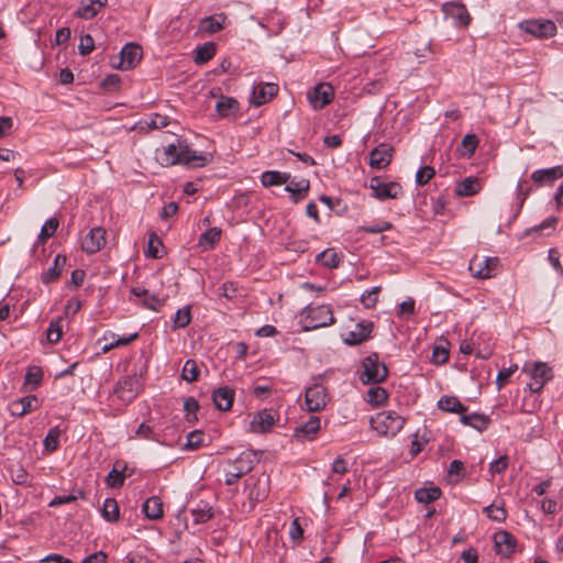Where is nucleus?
Segmentation results:
<instances>
[{
    "label": "nucleus",
    "instance_id": "nucleus-17",
    "mask_svg": "<svg viewBox=\"0 0 563 563\" xmlns=\"http://www.w3.org/2000/svg\"><path fill=\"white\" fill-rule=\"evenodd\" d=\"M393 152L394 148L390 145L379 144L369 154V165L377 169L387 167L391 162Z\"/></svg>",
    "mask_w": 563,
    "mask_h": 563
},
{
    "label": "nucleus",
    "instance_id": "nucleus-60",
    "mask_svg": "<svg viewBox=\"0 0 563 563\" xmlns=\"http://www.w3.org/2000/svg\"><path fill=\"white\" fill-rule=\"evenodd\" d=\"M518 366L512 365L508 368H504L499 371L497 377H496V384L498 389L503 388L509 380L510 376L517 371Z\"/></svg>",
    "mask_w": 563,
    "mask_h": 563
},
{
    "label": "nucleus",
    "instance_id": "nucleus-9",
    "mask_svg": "<svg viewBox=\"0 0 563 563\" xmlns=\"http://www.w3.org/2000/svg\"><path fill=\"white\" fill-rule=\"evenodd\" d=\"M442 11L455 27H466L471 22V15L463 3L446 2L442 5Z\"/></svg>",
    "mask_w": 563,
    "mask_h": 563
},
{
    "label": "nucleus",
    "instance_id": "nucleus-46",
    "mask_svg": "<svg viewBox=\"0 0 563 563\" xmlns=\"http://www.w3.org/2000/svg\"><path fill=\"white\" fill-rule=\"evenodd\" d=\"M59 437H60V430L58 427H54V428L49 429L44 441H43L44 449L47 452H54L55 450H57L58 444H59Z\"/></svg>",
    "mask_w": 563,
    "mask_h": 563
},
{
    "label": "nucleus",
    "instance_id": "nucleus-21",
    "mask_svg": "<svg viewBox=\"0 0 563 563\" xmlns=\"http://www.w3.org/2000/svg\"><path fill=\"white\" fill-rule=\"evenodd\" d=\"M108 0H81L75 15L85 20L95 18L106 5Z\"/></svg>",
    "mask_w": 563,
    "mask_h": 563
},
{
    "label": "nucleus",
    "instance_id": "nucleus-55",
    "mask_svg": "<svg viewBox=\"0 0 563 563\" xmlns=\"http://www.w3.org/2000/svg\"><path fill=\"white\" fill-rule=\"evenodd\" d=\"M164 303H165V299L159 298L158 296H156L154 294H150V292L142 300L143 307L154 310V311L158 310Z\"/></svg>",
    "mask_w": 563,
    "mask_h": 563
},
{
    "label": "nucleus",
    "instance_id": "nucleus-25",
    "mask_svg": "<svg viewBox=\"0 0 563 563\" xmlns=\"http://www.w3.org/2000/svg\"><path fill=\"white\" fill-rule=\"evenodd\" d=\"M310 188V181L306 178H302L300 180H288L285 190L289 194H291V201L294 203H298L300 200H302Z\"/></svg>",
    "mask_w": 563,
    "mask_h": 563
},
{
    "label": "nucleus",
    "instance_id": "nucleus-5",
    "mask_svg": "<svg viewBox=\"0 0 563 563\" xmlns=\"http://www.w3.org/2000/svg\"><path fill=\"white\" fill-rule=\"evenodd\" d=\"M330 400L328 389L321 383L316 382L306 389L305 401L309 412L323 410Z\"/></svg>",
    "mask_w": 563,
    "mask_h": 563
},
{
    "label": "nucleus",
    "instance_id": "nucleus-51",
    "mask_svg": "<svg viewBox=\"0 0 563 563\" xmlns=\"http://www.w3.org/2000/svg\"><path fill=\"white\" fill-rule=\"evenodd\" d=\"M478 141L475 134H466L461 143L462 148L464 150L462 155L466 157H471L476 147H477Z\"/></svg>",
    "mask_w": 563,
    "mask_h": 563
},
{
    "label": "nucleus",
    "instance_id": "nucleus-41",
    "mask_svg": "<svg viewBox=\"0 0 563 563\" xmlns=\"http://www.w3.org/2000/svg\"><path fill=\"white\" fill-rule=\"evenodd\" d=\"M191 321L190 307L186 306L178 309L173 317V329H183L187 327Z\"/></svg>",
    "mask_w": 563,
    "mask_h": 563
},
{
    "label": "nucleus",
    "instance_id": "nucleus-45",
    "mask_svg": "<svg viewBox=\"0 0 563 563\" xmlns=\"http://www.w3.org/2000/svg\"><path fill=\"white\" fill-rule=\"evenodd\" d=\"M199 367L196 361L187 360L184 364L181 376L186 382L192 383L199 378Z\"/></svg>",
    "mask_w": 563,
    "mask_h": 563
},
{
    "label": "nucleus",
    "instance_id": "nucleus-62",
    "mask_svg": "<svg viewBox=\"0 0 563 563\" xmlns=\"http://www.w3.org/2000/svg\"><path fill=\"white\" fill-rule=\"evenodd\" d=\"M507 466H508V457H507V455H503L489 464V471L493 475L500 474L507 468Z\"/></svg>",
    "mask_w": 563,
    "mask_h": 563
},
{
    "label": "nucleus",
    "instance_id": "nucleus-28",
    "mask_svg": "<svg viewBox=\"0 0 563 563\" xmlns=\"http://www.w3.org/2000/svg\"><path fill=\"white\" fill-rule=\"evenodd\" d=\"M482 188L478 178L470 176L461 180L455 188V192L460 197H472L476 195Z\"/></svg>",
    "mask_w": 563,
    "mask_h": 563
},
{
    "label": "nucleus",
    "instance_id": "nucleus-18",
    "mask_svg": "<svg viewBox=\"0 0 563 563\" xmlns=\"http://www.w3.org/2000/svg\"><path fill=\"white\" fill-rule=\"evenodd\" d=\"M373 323L369 321L358 322L354 330L349 331L344 336L347 345H357L371 336Z\"/></svg>",
    "mask_w": 563,
    "mask_h": 563
},
{
    "label": "nucleus",
    "instance_id": "nucleus-59",
    "mask_svg": "<svg viewBox=\"0 0 563 563\" xmlns=\"http://www.w3.org/2000/svg\"><path fill=\"white\" fill-rule=\"evenodd\" d=\"M162 245L161 240L157 238L155 233H152L147 243V255L153 258L161 257L159 255V246Z\"/></svg>",
    "mask_w": 563,
    "mask_h": 563
},
{
    "label": "nucleus",
    "instance_id": "nucleus-10",
    "mask_svg": "<svg viewBox=\"0 0 563 563\" xmlns=\"http://www.w3.org/2000/svg\"><path fill=\"white\" fill-rule=\"evenodd\" d=\"M497 264L498 260L496 257L474 256L470 261L468 269L475 278L485 279L492 277V273Z\"/></svg>",
    "mask_w": 563,
    "mask_h": 563
},
{
    "label": "nucleus",
    "instance_id": "nucleus-23",
    "mask_svg": "<svg viewBox=\"0 0 563 563\" xmlns=\"http://www.w3.org/2000/svg\"><path fill=\"white\" fill-rule=\"evenodd\" d=\"M229 465V470H233L242 477L253 470L255 465V456L251 452H243L234 461H230Z\"/></svg>",
    "mask_w": 563,
    "mask_h": 563
},
{
    "label": "nucleus",
    "instance_id": "nucleus-49",
    "mask_svg": "<svg viewBox=\"0 0 563 563\" xmlns=\"http://www.w3.org/2000/svg\"><path fill=\"white\" fill-rule=\"evenodd\" d=\"M124 470L118 471L115 467L112 468V471L108 474L106 482L109 487L111 488H118L121 487L124 484L125 474Z\"/></svg>",
    "mask_w": 563,
    "mask_h": 563
},
{
    "label": "nucleus",
    "instance_id": "nucleus-19",
    "mask_svg": "<svg viewBox=\"0 0 563 563\" xmlns=\"http://www.w3.org/2000/svg\"><path fill=\"white\" fill-rule=\"evenodd\" d=\"M563 177V165L551 168L537 169L532 173V180L539 186L552 185L555 180Z\"/></svg>",
    "mask_w": 563,
    "mask_h": 563
},
{
    "label": "nucleus",
    "instance_id": "nucleus-54",
    "mask_svg": "<svg viewBox=\"0 0 563 563\" xmlns=\"http://www.w3.org/2000/svg\"><path fill=\"white\" fill-rule=\"evenodd\" d=\"M435 175L434 168L431 166H422L417 170L416 183L420 186L426 185Z\"/></svg>",
    "mask_w": 563,
    "mask_h": 563
},
{
    "label": "nucleus",
    "instance_id": "nucleus-24",
    "mask_svg": "<svg viewBox=\"0 0 563 563\" xmlns=\"http://www.w3.org/2000/svg\"><path fill=\"white\" fill-rule=\"evenodd\" d=\"M212 400L219 410H230L234 400V390L228 386L219 387L213 391Z\"/></svg>",
    "mask_w": 563,
    "mask_h": 563
},
{
    "label": "nucleus",
    "instance_id": "nucleus-14",
    "mask_svg": "<svg viewBox=\"0 0 563 563\" xmlns=\"http://www.w3.org/2000/svg\"><path fill=\"white\" fill-rule=\"evenodd\" d=\"M334 91L330 84H319L308 95V98L314 109H322L332 101Z\"/></svg>",
    "mask_w": 563,
    "mask_h": 563
},
{
    "label": "nucleus",
    "instance_id": "nucleus-3",
    "mask_svg": "<svg viewBox=\"0 0 563 563\" xmlns=\"http://www.w3.org/2000/svg\"><path fill=\"white\" fill-rule=\"evenodd\" d=\"M388 369L384 363H380L378 355L372 353L362 362V372L360 379L363 384H378L386 379Z\"/></svg>",
    "mask_w": 563,
    "mask_h": 563
},
{
    "label": "nucleus",
    "instance_id": "nucleus-39",
    "mask_svg": "<svg viewBox=\"0 0 563 563\" xmlns=\"http://www.w3.org/2000/svg\"><path fill=\"white\" fill-rule=\"evenodd\" d=\"M101 515L104 520L109 522H114L120 517L119 506L115 499L107 498L103 501Z\"/></svg>",
    "mask_w": 563,
    "mask_h": 563
},
{
    "label": "nucleus",
    "instance_id": "nucleus-7",
    "mask_svg": "<svg viewBox=\"0 0 563 563\" xmlns=\"http://www.w3.org/2000/svg\"><path fill=\"white\" fill-rule=\"evenodd\" d=\"M519 27L536 38H549L556 34V25L551 20H526L519 23Z\"/></svg>",
    "mask_w": 563,
    "mask_h": 563
},
{
    "label": "nucleus",
    "instance_id": "nucleus-11",
    "mask_svg": "<svg viewBox=\"0 0 563 563\" xmlns=\"http://www.w3.org/2000/svg\"><path fill=\"white\" fill-rule=\"evenodd\" d=\"M106 244V230L101 227L92 228L84 238L81 249L87 254L99 252Z\"/></svg>",
    "mask_w": 563,
    "mask_h": 563
},
{
    "label": "nucleus",
    "instance_id": "nucleus-50",
    "mask_svg": "<svg viewBox=\"0 0 563 563\" xmlns=\"http://www.w3.org/2000/svg\"><path fill=\"white\" fill-rule=\"evenodd\" d=\"M380 291V286H375L366 291H364L361 296V302L365 308H373L377 303V295Z\"/></svg>",
    "mask_w": 563,
    "mask_h": 563
},
{
    "label": "nucleus",
    "instance_id": "nucleus-47",
    "mask_svg": "<svg viewBox=\"0 0 563 563\" xmlns=\"http://www.w3.org/2000/svg\"><path fill=\"white\" fill-rule=\"evenodd\" d=\"M62 318L52 320L46 331V338L49 343H57L62 338Z\"/></svg>",
    "mask_w": 563,
    "mask_h": 563
},
{
    "label": "nucleus",
    "instance_id": "nucleus-37",
    "mask_svg": "<svg viewBox=\"0 0 563 563\" xmlns=\"http://www.w3.org/2000/svg\"><path fill=\"white\" fill-rule=\"evenodd\" d=\"M66 263V257L63 256V255H56L55 260H54V263H53V266L49 267L47 271H45L43 274H42V282L44 284H49L54 280H56L60 273H62V267L65 265Z\"/></svg>",
    "mask_w": 563,
    "mask_h": 563
},
{
    "label": "nucleus",
    "instance_id": "nucleus-15",
    "mask_svg": "<svg viewBox=\"0 0 563 563\" xmlns=\"http://www.w3.org/2000/svg\"><path fill=\"white\" fill-rule=\"evenodd\" d=\"M277 92V85L269 82H260L258 85L253 87L250 102L255 107L263 106L266 102H268Z\"/></svg>",
    "mask_w": 563,
    "mask_h": 563
},
{
    "label": "nucleus",
    "instance_id": "nucleus-2",
    "mask_svg": "<svg viewBox=\"0 0 563 563\" xmlns=\"http://www.w3.org/2000/svg\"><path fill=\"white\" fill-rule=\"evenodd\" d=\"M405 419L396 411H383L371 419L372 428L379 434L395 437L404 427Z\"/></svg>",
    "mask_w": 563,
    "mask_h": 563
},
{
    "label": "nucleus",
    "instance_id": "nucleus-8",
    "mask_svg": "<svg viewBox=\"0 0 563 563\" xmlns=\"http://www.w3.org/2000/svg\"><path fill=\"white\" fill-rule=\"evenodd\" d=\"M118 58V63H115L114 59L112 60L113 68L121 70L132 69L142 58V48L140 45L133 43L125 44Z\"/></svg>",
    "mask_w": 563,
    "mask_h": 563
},
{
    "label": "nucleus",
    "instance_id": "nucleus-53",
    "mask_svg": "<svg viewBox=\"0 0 563 563\" xmlns=\"http://www.w3.org/2000/svg\"><path fill=\"white\" fill-rule=\"evenodd\" d=\"M42 371L38 367H31L27 369L25 377H24V384L31 385L32 389H35L40 383L42 382Z\"/></svg>",
    "mask_w": 563,
    "mask_h": 563
},
{
    "label": "nucleus",
    "instance_id": "nucleus-42",
    "mask_svg": "<svg viewBox=\"0 0 563 563\" xmlns=\"http://www.w3.org/2000/svg\"><path fill=\"white\" fill-rule=\"evenodd\" d=\"M388 398V394L385 388L375 386L367 390L366 400L373 406L383 405Z\"/></svg>",
    "mask_w": 563,
    "mask_h": 563
},
{
    "label": "nucleus",
    "instance_id": "nucleus-4",
    "mask_svg": "<svg viewBox=\"0 0 563 563\" xmlns=\"http://www.w3.org/2000/svg\"><path fill=\"white\" fill-rule=\"evenodd\" d=\"M308 313L303 320V329L306 331L331 325L335 322L330 306L321 305L314 308H307Z\"/></svg>",
    "mask_w": 563,
    "mask_h": 563
},
{
    "label": "nucleus",
    "instance_id": "nucleus-44",
    "mask_svg": "<svg viewBox=\"0 0 563 563\" xmlns=\"http://www.w3.org/2000/svg\"><path fill=\"white\" fill-rule=\"evenodd\" d=\"M483 512L486 514V516L496 522H503L507 518V511L505 510L504 506H499L496 504L488 505L484 507Z\"/></svg>",
    "mask_w": 563,
    "mask_h": 563
},
{
    "label": "nucleus",
    "instance_id": "nucleus-35",
    "mask_svg": "<svg viewBox=\"0 0 563 563\" xmlns=\"http://www.w3.org/2000/svg\"><path fill=\"white\" fill-rule=\"evenodd\" d=\"M290 179V175L277 170L264 172L261 176V183L264 187L279 186L287 184Z\"/></svg>",
    "mask_w": 563,
    "mask_h": 563
},
{
    "label": "nucleus",
    "instance_id": "nucleus-13",
    "mask_svg": "<svg viewBox=\"0 0 563 563\" xmlns=\"http://www.w3.org/2000/svg\"><path fill=\"white\" fill-rule=\"evenodd\" d=\"M320 428V418L312 416L306 422L296 427L294 438L299 442L312 441L316 439Z\"/></svg>",
    "mask_w": 563,
    "mask_h": 563
},
{
    "label": "nucleus",
    "instance_id": "nucleus-43",
    "mask_svg": "<svg viewBox=\"0 0 563 563\" xmlns=\"http://www.w3.org/2000/svg\"><path fill=\"white\" fill-rule=\"evenodd\" d=\"M316 261L328 268H335L340 264V257L331 250H325L319 253Z\"/></svg>",
    "mask_w": 563,
    "mask_h": 563
},
{
    "label": "nucleus",
    "instance_id": "nucleus-31",
    "mask_svg": "<svg viewBox=\"0 0 563 563\" xmlns=\"http://www.w3.org/2000/svg\"><path fill=\"white\" fill-rule=\"evenodd\" d=\"M36 401L35 396H26L10 402L9 410L11 415L22 417L33 410V405Z\"/></svg>",
    "mask_w": 563,
    "mask_h": 563
},
{
    "label": "nucleus",
    "instance_id": "nucleus-12",
    "mask_svg": "<svg viewBox=\"0 0 563 563\" xmlns=\"http://www.w3.org/2000/svg\"><path fill=\"white\" fill-rule=\"evenodd\" d=\"M247 489L251 506L254 507L256 503L264 500L268 495V477L265 475L256 479L251 477L247 481Z\"/></svg>",
    "mask_w": 563,
    "mask_h": 563
},
{
    "label": "nucleus",
    "instance_id": "nucleus-38",
    "mask_svg": "<svg viewBox=\"0 0 563 563\" xmlns=\"http://www.w3.org/2000/svg\"><path fill=\"white\" fill-rule=\"evenodd\" d=\"M216 54V44L213 42H207L201 46H198L195 55V63L197 65H203L209 62Z\"/></svg>",
    "mask_w": 563,
    "mask_h": 563
},
{
    "label": "nucleus",
    "instance_id": "nucleus-36",
    "mask_svg": "<svg viewBox=\"0 0 563 563\" xmlns=\"http://www.w3.org/2000/svg\"><path fill=\"white\" fill-rule=\"evenodd\" d=\"M221 229L220 228H211L205 231L200 234L198 240V245L202 247L205 251L211 250L214 247V244L220 240L221 238Z\"/></svg>",
    "mask_w": 563,
    "mask_h": 563
},
{
    "label": "nucleus",
    "instance_id": "nucleus-52",
    "mask_svg": "<svg viewBox=\"0 0 563 563\" xmlns=\"http://www.w3.org/2000/svg\"><path fill=\"white\" fill-rule=\"evenodd\" d=\"M203 444V433L199 430H194L188 433L187 442L184 445L186 450H196Z\"/></svg>",
    "mask_w": 563,
    "mask_h": 563
},
{
    "label": "nucleus",
    "instance_id": "nucleus-26",
    "mask_svg": "<svg viewBox=\"0 0 563 563\" xmlns=\"http://www.w3.org/2000/svg\"><path fill=\"white\" fill-rule=\"evenodd\" d=\"M460 421L462 424L468 426V427L482 432L488 428V426L490 423V418L483 413L472 412L468 415H462L460 417Z\"/></svg>",
    "mask_w": 563,
    "mask_h": 563
},
{
    "label": "nucleus",
    "instance_id": "nucleus-33",
    "mask_svg": "<svg viewBox=\"0 0 563 563\" xmlns=\"http://www.w3.org/2000/svg\"><path fill=\"white\" fill-rule=\"evenodd\" d=\"M142 510L146 518L151 520H157L163 517V503L159 497L152 496L145 500L142 506Z\"/></svg>",
    "mask_w": 563,
    "mask_h": 563
},
{
    "label": "nucleus",
    "instance_id": "nucleus-57",
    "mask_svg": "<svg viewBox=\"0 0 563 563\" xmlns=\"http://www.w3.org/2000/svg\"><path fill=\"white\" fill-rule=\"evenodd\" d=\"M184 409L186 411V417H187L188 421L197 420L196 412L199 409V404L195 398H192V397L187 398L184 401Z\"/></svg>",
    "mask_w": 563,
    "mask_h": 563
},
{
    "label": "nucleus",
    "instance_id": "nucleus-56",
    "mask_svg": "<svg viewBox=\"0 0 563 563\" xmlns=\"http://www.w3.org/2000/svg\"><path fill=\"white\" fill-rule=\"evenodd\" d=\"M195 522L202 523L213 517L212 508L205 506V508H197L191 510Z\"/></svg>",
    "mask_w": 563,
    "mask_h": 563
},
{
    "label": "nucleus",
    "instance_id": "nucleus-34",
    "mask_svg": "<svg viewBox=\"0 0 563 563\" xmlns=\"http://www.w3.org/2000/svg\"><path fill=\"white\" fill-rule=\"evenodd\" d=\"M438 407L442 411L452 413H463L466 407L455 396H442L438 401Z\"/></svg>",
    "mask_w": 563,
    "mask_h": 563
},
{
    "label": "nucleus",
    "instance_id": "nucleus-1",
    "mask_svg": "<svg viewBox=\"0 0 563 563\" xmlns=\"http://www.w3.org/2000/svg\"><path fill=\"white\" fill-rule=\"evenodd\" d=\"M157 159L164 166L176 164L188 167H203L210 162V157L205 153H197L191 150L186 141L177 140V143H170L157 151Z\"/></svg>",
    "mask_w": 563,
    "mask_h": 563
},
{
    "label": "nucleus",
    "instance_id": "nucleus-58",
    "mask_svg": "<svg viewBox=\"0 0 563 563\" xmlns=\"http://www.w3.org/2000/svg\"><path fill=\"white\" fill-rule=\"evenodd\" d=\"M391 228H393V224L389 221H378L377 223L372 224V225L361 227V230L366 233L376 234V233H382V232L388 231Z\"/></svg>",
    "mask_w": 563,
    "mask_h": 563
},
{
    "label": "nucleus",
    "instance_id": "nucleus-29",
    "mask_svg": "<svg viewBox=\"0 0 563 563\" xmlns=\"http://www.w3.org/2000/svg\"><path fill=\"white\" fill-rule=\"evenodd\" d=\"M137 336H139L137 333H133L128 336L115 338V334L113 332H107L103 334L102 340L109 341V342L106 343L101 347V351H102V353H108L109 351H111L114 347L125 346V345L130 344L132 341H134Z\"/></svg>",
    "mask_w": 563,
    "mask_h": 563
},
{
    "label": "nucleus",
    "instance_id": "nucleus-30",
    "mask_svg": "<svg viewBox=\"0 0 563 563\" xmlns=\"http://www.w3.org/2000/svg\"><path fill=\"white\" fill-rule=\"evenodd\" d=\"M135 379L132 377H126L122 380H119L114 393L123 401H131L135 398L136 391H135Z\"/></svg>",
    "mask_w": 563,
    "mask_h": 563
},
{
    "label": "nucleus",
    "instance_id": "nucleus-22",
    "mask_svg": "<svg viewBox=\"0 0 563 563\" xmlns=\"http://www.w3.org/2000/svg\"><path fill=\"white\" fill-rule=\"evenodd\" d=\"M275 416L271 410L264 409L258 411L251 421V429L254 432H267L275 424Z\"/></svg>",
    "mask_w": 563,
    "mask_h": 563
},
{
    "label": "nucleus",
    "instance_id": "nucleus-6",
    "mask_svg": "<svg viewBox=\"0 0 563 563\" xmlns=\"http://www.w3.org/2000/svg\"><path fill=\"white\" fill-rule=\"evenodd\" d=\"M369 188L373 191V196L379 200L397 199L402 195L400 184L396 181H384L378 176L371 178Z\"/></svg>",
    "mask_w": 563,
    "mask_h": 563
},
{
    "label": "nucleus",
    "instance_id": "nucleus-63",
    "mask_svg": "<svg viewBox=\"0 0 563 563\" xmlns=\"http://www.w3.org/2000/svg\"><path fill=\"white\" fill-rule=\"evenodd\" d=\"M135 435L141 439L157 441L152 427L145 422L139 426V428L135 431Z\"/></svg>",
    "mask_w": 563,
    "mask_h": 563
},
{
    "label": "nucleus",
    "instance_id": "nucleus-27",
    "mask_svg": "<svg viewBox=\"0 0 563 563\" xmlns=\"http://www.w3.org/2000/svg\"><path fill=\"white\" fill-rule=\"evenodd\" d=\"M225 20L227 16L222 13L203 18L199 23V31L213 34L224 27Z\"/></svg>",
    "mask_w": 563,
    "mask_h": 563
},
{
    "label": "nucleus",
    "instance_id": "nucleus-48",
    "mask_svg": "<svg viewBox=\"0 0 563 563\" xmlns=\"http://www.w3.org/2000/svg\"><path fill=\"white\" fill-rule=\"evenodd\" d=\"M58 224L59 223L56 218H49L48 220H46L41 229L38 240L45 241L46 239L53 236L58 228Z\"/></svg>",
    "mask_w": 563,
    "mask_h": 563
},
{
    "label": "nucleus",
    "instance_id": "nucleus-40",
    "mask_svg": "<svg viewBox=\"0 0 563 563\" xmlns=\"http://www.w3.org/2000/svg\"><path fill=\"white\" fill-rule=\"evenodd\" d=\"M441 496V490L438 487L419 488L416 490L415 497L418 503L430 504Z\"/></svg>",
    "mask_w": 563,
    "mask_h": 563
},
{
    "label": "nucleus",
    "instance_id": "nucleus-32",
    "mask_svg": "<svg viewBox=\"0 0 563 563\" xmlns=\"http://www.w3.org/2000/svg\"><path fill=\"white\" fill-rule=\"evenodd\" d=\"M216 110L221 118H231L239 112V102L232 97H221L217 104Z\"/></svg>",
    "mask_w": 563,
    "mask_h": 563
},
{
    "label": "nucleus",
    "instance_id": "nucleus-64",
    "mask_svg": "<svg viewBox=\"0 0 563 563\" xmlns=\"http://www.w3.org/2000/svg\"><path fill=\"white\" fill-rule=\"evenodd\" d=\"M169 124V120L166 115H163V114H159V113H155L150 122L147 123V125L151 128V129H163L165 126H167Z\"/></svg>",
    "mask_w": 563,
    "mask_h": 563
},
{
    "label": "nucleus",
    "instance_id": "nucleus-61",
    "mask_svg": "<svg viewBox=\"0 0 563 563\" xmlns=\"http://www.w3.org/2000/svg\"><path fill=\"white\" fill-rule=\"evenodd\" d=\"M95 48V41L92 36L89 34H85L80 36V42L78 45L79 53L81 55H88L90 54Z\"/></svg>",
    "mask_w": 563,
    "mask_h": 563
},
{
    "label": "nucleus",
    "instance_id": "nucleus-20",
    "mask_svg": "<svg viewBox=\"0 0 563 563\" xmlns=\"http://www.w3.org/2000/svg\"><path fill=\"white\" fill-rule=\"evenodd\" d=\"M495 548L498 554L507 558L515 552L516 539L507 531H498L494 536Z\"/></svg>",
    "mask_w": 563,
    "mask_h": 563
},
{
    "label": "nucleus",
    "instance_id": "nucleus-16",
    "mask_svg": "<svg viewBox=\"0 0 563 563\" xmlns=\"http://www.w3.org/2000/svg\"><path fill=\"white\" fill-rule=\"evenodd\" d=\"M522 372L527 373L531 379H538L540 383H548L553 378V369L547 363L536 361L526 363Z\"/></svg>",
    "mask_w": 563,
    "mask_h": 563
}]
</instances>
